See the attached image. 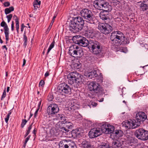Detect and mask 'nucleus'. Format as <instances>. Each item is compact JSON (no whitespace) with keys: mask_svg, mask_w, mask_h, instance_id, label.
<instances>
[{"mask_svg":"<svg viewBox=\"0 0 148 148\" xmlns=\"http://www.w3.org/2000/svg\"><path fill=\"white\" fill-rule=\"evenodd\" d=\"M5 40H6V42L5 43L6 44H7L8 43V42L9 40V33H5Z\"/></svg>","mask_w":148,"mask_h":148,"instance_id":"58836bf2","label":"nucleus"},{"mask_svg":"<svg viewBox=\"0 0 148 148\" xmlns=\"http://www.w3.org/2000/svg\"><path fill=\"white\" fill-rule=\"evenodd\" d=\"M123 144L122 142L116 140L113 141L112 145L113 148H119L121 147Z\"/></svg>","mask_w":148,"mask_h":148,"instance_id":"b1692460","label":"nucleus"},{"mask_svg":"<svg viewBox=\"0 0 148 148\" xmlns=\"http://www.w3.org/2000/svg\"><path fill=\"white\" fill-rule=\"evenodd\" d=\"M59 111V108L58 105L54 103L50 104L47 109V113L49 115V116L55 114Z\"/></svg>","mask_w":148,"mask_h":148,"instance_id":"ddd939ff","label":"nucleus"},{"mask_svg":"<svg viewBox=\"0 0 148 148\" xmlns=\"http://www.w3.org/2000/svg\"><path fill=\"white\" fill-rule=\"evenodd\" d=\"M86 76L90 79L96 77L98 75L97 72L95 70H93L91 72H88L86 73Z\"/></svg>","mask_w":148,"mask_h":148,"instance_id":"393cba45","label":"nucleus"},{"mask_svg":"<svg viewBox=\"0 0 148 148\" xmlns=\"http://www.w3.org/2000/svg\"><path fill=\"white\" fill-rule=\"evenodd\" d=\"M29 132L27 131V132H26L25 134V137H26L29 134Z\"/></svg>","mask_w":148,"mask_h":148,"instance_id":"69168bd1","label":"nucleus"},{"mask_svg":"<svg viewBox=\"0 0 148 148\" xmlns=\"http://www.w3.org/2000/svg\"><path fill=\"white\" fill-rule=\"evenodd\" d=\"M79 66L80 65L79 64H78L77 63H75L74 64L72 65H71V67L72 68L74 67V69H78Z\"/></svg>","mask_w":148,"mask_h":148,"instance_id":"79ce46f5","label":"nucleus"},{"mask_svg":"<svg viewBox=\"0 0 148 148\" xmlns=\"http://www.w3.org/2000/svg\"><path fill=\"white\" fill-rule=\"evenodd\" d=\"M107 12H101L99 14V16L103 20H106L110 19V15Z\"/></svg>","mask_w":148,"mask_h":148,"instance_id":"4be33fe9","label":"nucleus"},{"mask_svg":"<svg viewBox=\"0 0 148 148\" xmlns=\"http://www.w3.org/2000/svg\"><path fill=\"white\" fill-rule=\"evenodd\" d=\"M66 120V118L64 115L62 114H58L57 115L53 116L52 119L50 120L51 125H54L58 121H61L63 122Z\"/></svg>","mask_w":148,"mask_h":148,"instance_id":"2eb2a0df","label":"nucleus"},{"mask_svg":"<svg viewBox=\"0 0 148 148\" xmlns=\"http://www.w3.org/2000/svg\"><path fill=\"white\" fill-rule=\"evenodd\" d=\"M102 4L101 7H100V10H103L106 12H108L111 10V6L109 5L108 3L104 0V3Z\"/></svg>","mask_w":148,"mask_h":148,"instance_id":"6ab92c4d","label":"nucleus"},{"mask_svg":"<svg viewBox=\"0 0 148 148\" xmlns=\"http://www.w3.org/2000/svg\"><path fill=\"white\" fill-rule=\"evenodd\" d=\"M140 8L143 11L146 10L148 8V6L146 4L142 3L141 4Z\"/></svg>","mask_w":148,"mask_h":148,"instance_id":"72a5a7b5","label":"nucleus"},{"mask_svg":"<svg viewBox=\"0 0 148 148\" xmlns=\"http://www.w3.org/2000/svg\"><path fill=\"white\" fill-rule=\"evenodd\" d=\"M80 13L87 22L90 24L94 23L93 15L90 10L87 9H83Z\"/></svg>","mask_w":148,"mask_h":148,"instance_id":"20e7f679","label":"nucleus"},{"mask_svg":"<svg viewBox=\"0 0 148 148\" xmlns=\"http://www.w3.org/2000/svg\"><path fill=\"white\" fill-rule=\"evenodd\" d=\"M98 27L101 32L105 34L110 33L114 27L113 25L111 26L107 23H101L99 25Z\"/></svg>","mask_w":148,"mask_h":148,"instance_id":"0eeeda50","label":"nucleus"},{"mask_svg":"<svg viewBox=\"0 0 148 148\" xmlns=\"http://www.w3.org/2000/svg\"><path fill=\"white\" fill-rule=\"evenodd\" d=\"M130 140H131V141H130V143H133V141L134 140V139H133L132 138H131L130 139Z\"/></svg>","mask_w":148,"mask_h":148,"instance_id":"338daca9","label":"nucleus"},{"mask_svg":"<svg viewBox=\"0 0 148 148\" xmlns=\"http://www.w3.org/2000/svg\"><path fill=\"white\" fill-rule=\"evenodd\" d=\"M56 17V16H54L53 17L51 22V23H50L49 26V27L48 29H47L48 30H49L50 29Z\"/></svg>","mask_w":148,"mask_h":148,"instance_id":"4c0bfd02","label":"nucleus"},{"mask_svg":"<svg viewBox=\"0 0 148 148\" xmlns=\"http://www.w3.org/2000/svg\"><path fill=\"white\" fill-rule=\"evenodd\" d=\"M91 105L93 106V107H95L97 106V103L95 102H92L91 103Z\"/></svg>","mask_w":148,"mask_h":148,"instance_id":"603ef678","label":"nucleus"},{"mask_svg":"<svg viewBox=\"0 0 148 148\" xmlns=\"http://www.w3.org/2000/svg\"><path fill=\"white\" fill-rule=\"evenodd\" d=\"M82 144L84 148H94L92 143L88 141L84 140L82 142Z\"/></svg>","mask_w":148,"mask_h":148,"instance_id":"aec40b11","label":"nucleus"},{"mask_svg":"<svg viewBox=\"0 0 148 148\" xmlns=\"http://www.w3.org/2000/svg\"><path fill=\"white\" fill-rule=\"evenodd\" d=\"M80 76L79 73L76 72L74 71L70 73L67 76L69 83L71 84H72L75 82L77 79H79L80 77Z\"/></svg>","mask_w":148,"mask_h":148,"instance_id":"9b49d317","label":"nucleus"},{"mask_svg":"<svg viewBox=\"0 0 148 148\" xmlns=\"http://www.w3.org/2000/svg\"><path fill=\"white\" fill-rule=\"evenodd\" d=\"M115 134V136L118 137H121L123 134V131L120 130H116Z\"/></svg>","mask_w":148,"mask_h":148,"instance_id":"cd10ccee","label":"nucleus"},{"mask_svg":"<svg viewBox=\"0 0 148 148\" xmlns=\"http://www.w3.org/2000/svg\"><path fill=\"white\" fill-rule=\"evenodd\" d=\"M82 133L79 129H76L72 130L71 134L72 136L74 137H78L81 135Z\"/></svg>","mask_w":148,"mask_h":148,"instance_id":"a878e982","label":"nucleus"},{"mask_svg":"<svg viewBox=\"0 0 148 148\" xmlns=\"http://www.w3.org/2000/svg\"><path fill=\"white\" fill-rule=\"evenodd\" d=\"M58 92L62 95L68 94L71 92L70 87L65 83H62L59 84L58 87Z\"/></svg>","mask_w":148,"mask_h":148,"instance_id":"9d476101","label":"nucleus"},{"mask_svg":"<svg viewBox=\"0 0 148 148\" xmlns=\"http://www.w3.org/2000/svg\"><path fill=\"white\" fill-rule=\"evenodd\" d=\"M102 133L103 132L101 127V129L99 128H94L91 129L88 134L90 138H93L101 135Z\"/></svg>","mask_w":148,"mask_h":148,"instance_id":"4468645a","label":"nucleus"},{"mask_svg":"<svg viewBox=\"0 0 148 148\" xmlns=\"http://www.w3.org/2000/svg\"><path fill=\"white\" fill-rule=\"evenodd\" d=\"M135 135L138 139L145 141L148 139V131L142 128L138 129L136 130Z\"/></svg>","mask_w":148,"mask_h":148,"instance_id":"423d86ee","label":"nucleus"},{"mask_svg":"<svg viewBox=\"0 0 148 148\" xmlns=\"http://www.w3.org/2000/svg\"><path fill=\"white\" fill-rule=\"evenodd\" d=\"M27 43V41H24L23 46L25 48L26 47V46Z\"/></svg>","mask_w":148,"mask_h":148,"instance_id":"13d9d810","label":"nucleus"},{"mask_svg":"<svg viewBox=\"0 0 148 148\" xmlns=\"http://www.w3.org/2000/svg\"><path fill=\"white\" fill-rule=\"evenodd\" d=\"M63 122L64 123L63 126L64 127L63 128H64V130L66 132H68L69 131V129H72L73 124L71 123L66 121V120Z\"/></svg>","mask_w":148,"mask_h":148,"instance_id":"a211bd4d","label":"nucleus"},{"mask_svg":"<svg viewBox=\"0 0 148 148\" xmlns=\"http://www.w3.org/2000/svg\"><path fill=\"white\" fill-rule=\"evenodd\" d=\"M84 24V21L82 17H77L74 18L70 22L69 26V30L72 32L76 33L79 32L83 28L88 37H90L94 34L93 29L89 26L88 25L83 27Z\"/></svg>","mask_w":148,"mask_h":148,"instance_id":"f257e3e1","label":"nucleus"},{"mask_svg":"<svg viewBox=\"0 0 148 148\" xmlns=\"http://www.w3.org/2000/svg\"><path fill=\"white\" fill-rule=\"evenodd\" d=\"M145 47L147 49H148V45L147 44H145L144 45Z\"/></svg>","mask_w":148,"mask_h":148,"instance_id":"0e129e2a","label":"nucleus"},{"mask_svg":"<svg viewBox=\"0 0 148 148\" xmlns=\"http://www.w3.org/2000/svg\"><path fill=\"white\" fill-rule=\"evenodd\" d=\"M16 28L18 33H19V21L16 20Z\"/></svg>","mask_w":148,"mask_h":148,"instance_id":"c9c22d12","label":"nucleus"},{"mask_svg":"<svg viewBox=\"0 0 148 148\" xmlns=\"http://www.w3.org/2000/svg\"><path fill=\"white\" fill-rule=\"evenodd\" d=\"M112 48H116L118 45H125L130 43L128 38H125L123 34L119 31H114L110 36Z\"/></svg>","mask_w":148,"mask_h":148,"instance_id":"f03ea898","label":"nucleus"},{"mask_svg":"<svg viewBox=\"0 0 148 148\" xmlns=\"http://www.w3.org/2000/svg\"><path fill=\"white\" fill-rule=\"evenodd\" d=\"M36 131H37V130H36V128H35L32 132L34 134V135L35 136H36Z\"/></svg>","mask_w":148,"mask_h":148,"instance_id":"4d7b16f0","label":"nucleus"},{"mask_svg":"<svg viewBox=\"0 0 148 148\" xmlns=\"http://www.w3.org/2000/svg\"><path fill=\"white\" fill-rule=\"evenodd\" d=\"M1 26L2 27H4L5 33H9V29L8 26L4 21H3L1 23Z\"/></svg>","mask_w":148,"mask_h":148,"instance_id":"bb28decb","label":"nucleus"},{"mask_svg":"<svg viewBox=\"0 0 148 148\" xmlns=\"http://www.w3.org/2000/svg\"><path fill=\"white\" fill-rule=\"evenodd\" d=\"M14 21H12V23L11 24V30L12 31H13L14 30Z\"/></svg>","mask_w":148,"mask_h":148,"instance_id":"3c124183","label":"nucleus"},{"mask_svg":"<svg viewBox=\"0 0 148 148\" xmlns=\"http://www.w3.org/2000/svg\"><path fill=\"white\" fill-rule=\"evenodd\" d=\"M13 18H15V21H16V20H17L19 21V19L17 17V16L15 15H14L13 16Z\"/></svg>","mask_w":148,"mask_h":148,"instance_id":"6e6d98bb","label":"nucleus"},{"mask_svg":"<svg viewBox=\"0 0 148 148\" xmlns=\"http://www.w3.org/2000/svg\"><path fill=\"white\" fill-rule=\"evenodd\" d=\"M41 3V1H38V0H35L34 2L33 3V6L34 8L37 9V8H38L37 6V5H40Z\"/></svg>","mask_w":148,"mask_h":148,"instance_id":"2f4dec72","label":"nucleus"},{"mask_svg":"<svg viewBox=\"0 0 148 148\" xmlns=\"http://www.w3.org/2000/svg\"><path fill=\"white\" fill-rule=\"evenodd\" d=\"M136 118L139 125L140 123L143 122L147 119V116L144 112H139L136 114Z\"/></svg>","mask_w":148,"mask_h":148,"instance_id":"f3484780","label":"nucleus"},{"mask_svg":"<svg viewBox=\"0 0 148 148\" xmlns=\"http://www.w3.org/2000/svg\"><path fill=\"white\" fill-rule=\"evenodd\" d=\"M12 17V14H10L6 16V18L7 19H9L11 20V18Z\"/></svg>","mask_w":148,"mask_h":148,"instance_id":"8fccbe9b","label":"nucleus"},{"mask_svg":"<svg viewBox=\"0 0 148 148\" xmlns=\"http://www.w3.org/2000/svg\"><path fill=\"white\" fill-rule=\"evenodd\" d=\"M112 147H110L108 143H103L101 145L99 146L98 148H109Z\"/></svg>","mask_w":148,"mask_h":148,"instance_id":"7c9ffc66","label":"nucleus"},{"mask_svg":"<svg viewBox=\"0 0 148 148\" xmlns=\"http://www.w3.org/2000/svg\"><path fill=\"white\" fill-rule=\"evenodd\" d=\"M88 88L90 91L98 94L99 95L102 94L103 92L102 88H100L99 84L95 82L90 83L89 85Z\"/></svg>","mask_w":148,"mask_h":148,"instance_id":"6e6552de","label":"nucleus"},{"mask_svg":"<svg viewBox=\"0 0 148 148\" xmlns=\"http://www.w3.org/2000/svg\"><path fill=\"white\" fill-rule=\"evenodd\" d=\"M23 40L24 41H27V36L26 35L25 31L24 32L23 34Z\"/></svg>","mask_w":148,"mask_h":148,"instance_id":"c03bdc74","label":"nucleus"},{"mask_svg":"<svg viewBox=\"0 0 148 148\" xmlns=\"http://www.w3.org/2000/svg\"><path fill=\"white\" fill-rule=\"evenodd\" d=\"M49 75V73L47 71L45 74V77H47Z\"/></svg>","mask_w":148,"mask_h":148,"instance_id":"052dcab7","label":"nucleus"},{"mask_svg":"<svg viewBox=\"0 0 148 148\" xmlns=\"http://www.w3.org/2000/svg\"><path fill=\"white\" fill-rule=\"evenodd\" d=\"M10 88L8 86L7 87V92H8L10 90Z\"/></svg>","mask_w":148,"mask_h":148,"instance_id":"774afa93","label":"nucleus"},{"mask_svg":"<svg viewBox=\"0 0 148 148\" xmlns=\"http://www.w3.org/2000/svg\"><path fill=\"white\" fill-rule=\"evenodd\" d=\"M68 143L69 147L67 148H77L76 145L74 143L69 141Z\"/></svg>","mask_w":148,"mask_h":148,"instance_id":"c756f323","label":"nucleus"},{"mask_svg":"<svg viewBox=\"0 0 148 148\" xmlns=\"http://www.w3.org/2000/svg\"><path fill=\"white\" fill-rule=\"evenodd\" d=\"M6 95V92L5 90V89L4 90L3 92V94L1 96V100H2L5 97Z\"/></svg>","mask_w":148,"mask_h":148,"instance_id":"37998d69","label":"nucleus"},{"mask_svg":"<svg viewBox=\"0 0 148 148\" xmlns=\"http://www.w3.org/2000/svg\"><path fill=\"white\" fill-rule=\"evenodd\" d=\"M29 140V139H28V138H27L25 139V142H24V144H23V145H24V147H25L26 146V143H27V142L28 141V140Z\"/></svg>","mask_w":148,"mask_h":148,"instance_id":"5fc2aeb1","label":"nucleus"},{"mask_svg":"<svg viewBox=\"0 0 148 148\" xmlns=\"http://www.w3.org/2000/svg\"><path fill=\"white\" fill-rule=\"evenodd\" d=\"M75 39H74L75 43L83 47H88L89 40L88 41L85 37L79 36H74Z\"/></svg>","mask_w":148,"mask_h":148,"instance_id":"1a4fd4ad","label":"nucleus"},{"mask_svg":"<svg viewBox=\"0 0 148 148\" xmlns=\"http://www.w3.org/2000/svg\"><path fill=\"white\" fill-rule=\"evenodd\" d=\"M103 3H104L103 0H95L94 2V6L97 9L100 10Z\"/></svg>","mask_w":148,"mask_h":148,"instance_id":"412c9836","label":"nucleus"},{"mask_svg":"<svg viewBox=\"0 0 148 148\" xmlns=\"http://www.w3.org/2000/svg\"><path fill=\"white\" fill-rule=\"evenodd\" d=\"M26 60L25 59H23V64L22 65L23 66H25V64L26 63Z\"/></svg>","mask_w":148,"mask_h":148,"instance_id":"bf43d9fd","label":"nucleus"},{"mask_svg":"<svg viewBox=\"0 0 148 148\" xmlns=\"http://www.w3.org/2000/svg\"><path fill=\"white\" fill-rule=\"evenodd\" d=\"M69 53L72 57L77 58L81 57L83 54L82 49L76 45H73L70 47Z\"/></svg>","mask_w":148,"mask_h":148,"instance_id":"39448f33","label":"nucleus"},{"mask_svg":"<svg viewBox=\"0 0 148 148\" xmlns=\"http://www.w3.org/2000/svg\"><path fill=\"white\" fill-rule=\"evenodd\" d=\"M45 84V82L43 80H41L40 82L39 83V86L40 87V86L43 87L44 85Z\"/></svg>","mask_w":148,"mask_h":148,"instance_id":"49530a36","label":"nucleus"},{"mask_svg":"<svg viewBox=\"0 0 148 148\" xmlns=\"http://www.w3.org/2000/svg\"><path fill=\"white\" fill-rule=\"evenodd\" d=\"M104 98H101L99 100H98V101L99 102H102L103 101Z\"/></svg>","mask_w":148,"mask_h":148,"instance_id":"e2e57ef3","label":"nucleus"},{"mask_svg":"<svg viewBox=\"0 0 148 148\" xmlns=\"http://www.w3.org/2000/svg\"><path fill=\"white\" fill-rule=\"evenodd\" d=\"M10 4L9 2H5L4 3V6L6 7H8L10 5Z\"/></svg>","mask_w":148,"mask_h":148,"instance_id":"09e8293b","label":"nucleus"},{"mask_svg":"<svg viewBox=\"0 0 148 148\" xmlns=\"http://www.w3.org/2000/svg\"><path fill=\"white\" fill-rule=\"evenodd\" d=\"M11 113H12V112H11V110L8 113L6 117L5 118V122L7 123H8V121L9 119L10 115L11 114Z\"/></svg>","mask_w":148,"mask_h":148,"instance_id":"e433bc0d","label":"nucleus"},{"mask_svg":"<svg viewBox=\"0 0 148 148\" xmlns=\"http://www.w3.org/2000/svg\"><path fill=\"white\" fill-rule=\"evenodd\" d=\"M101 129L103 132L108 134L112 133L114 131V127L109 124H104L101 125Z\"/></svg>","mask_w":148,"mask_h":148,"instance_id":"dca6fc26","label":"nucleus"},{"mask_svg":"<svg viewBox=\"0 0 148 148\" xmlns=\"http://www.w3.org/2000/svg\"><path fill=\"white\" fill-rule=\"evenodd\" d=\"M14 8L13 6H11L9 8H7L5 9V12L6 15L10 13L11 12L14 10Z\"/></svg>","mask_w":148,"mask_h":148,"instance_id":"c85d7f7f","label":"nucleus"},{"mask_svg":"<svg viewBox=\"0 0 148 148\" xmlns=\"http://www.w3.org/2000/svg\"><path fill=\"white\" fill-rule=\"evenodd\" d=\"M69 141L64 140L61 141L59 144V148H68Z\"/></svg>","mask_w":148,"mask_h":148,"instance_id":"5701e85b","label":"nucleus"},{"mask_svg":"<svg viewBox=\"0 0 148 148\" xmlns=\"http://www.w3.org/2000/svg\"><path fill=\"white\" fill-rule=\"evenodd\" d=\"M123 126L128 129H134L139 126L138 123L134 119H130L129 120L125 122H123L122 123Z\"/></svg>","mask_w":148,"mask_h":148,"instance_id":"f8f14e48","label":"nucleus"},{"mask_svg":"<svg viewBox=\"0 0 148 148\" xmlns=\"http://www.w3.org/2000/svg\"><path fill=\"white\" fill-rule=\"evenodd\" d=\"M39 110V108H38L35 111L34 114V117L35 118H36L37 116L38 111Z\"/></svg>","mask_w":148,"mask_h":148,"instance_id":"864d4df0","label":"nucleus"},{"mask_svg":"<svg viewBox=\"0 0 148 148\" xmlns=\"http://www.w3.org/2000/svg\"><path fill=\"white\" fill-rule=\"evenodd\" d=\"M55 43V41L54 40H53L52 42L51 43V44L50 45L48 49V51L47 52V54L49 53V52L51 50V49L54 46Z\"/></svg>","mask_w":148,"mask_h":148,"instance_id":"f704fd0d","label":"nucleus"},{"mask_svg":"<svg viewBox=\"0 0 148 148\" xmlns=\"http://www.w3.org/2000/svg\"><path fill=\"white\" fill-rule=\"evenodd\" d=\"M27 122V121L26 119H23L22 121V122L21 124V127L23 128L24 126L26 124Z\"/></svg>","mask_w":148,"mask_h":148,"instance_id":"ea45409f","label":"nucleus"},{"mask_svg":"<svg viewBox=\"0 0 148 148\" xmlns=\"http://www.w3.org/2000/svg\"><path fill=\"white\" fill-rule=\"evenodd\" d=\"M88 48L92 50L93 54L97 55L101 52L103 47L102 44L97 41L90 40Z\"/></svg>","mask_w":148,"mask_h":148,"instance_id":"7ed1b4c3","label":"nucleus"},{"mask_svg":"<svg viewBox=\"0 0 148 148\" xmlns=\"http://www.w3.org/2000/svg\"><path fill=\"white\" fill-rule=\"evenodd\" d=\"M53 96L51 95H49L48 96V100L49 101H52L53 99Z\"/></svg>","mask_w":148,"mask_h":148,"instance_id":"a18cd8bd","label":"nucleus"},{"mask_svg":"<svg viewBox=\"0 0 148 148\" xmlns=\"http://www.w3.org/2000/svg\"><path fill=\"white\" fill-rule=\"evenodd\" d=\"M33 123H31V125L28 127V130H27V131L29 133H30V130L32 128V126L33 124Z\"/></svg>","mask_w":148,"mask_h":148,"instance_id":"de8ad7c7","label":"nucleus"},{"mask_svg":"<svg viewBox=\"0 0 148 148\" xmlns=\"http://www.w3.org/2000/svg\"><path fill=\"white\" fill-rule=\"evenodd\" d=\"M2 48L3 49H5L6 51H7L8 50L7 48L6 47V46L5 45L2 46Z\"/></svg>","mask_w":148,"mask_h":148,"instance_id":"680f3d73","label":"nucleus"},{"mask_svg":"<svg viewBox=\"0 0 148 148\" xmlns=\"http://www.w3.org/2000/svg\"><path fill=\"white\" fill-rule=\"evenodd\" d=\"M120 2L121 0H112V3H114V5H117L120 3Z\"/></svg>","mask_w":148,"mask_h":148,"instance_id":"a19ab883","label":"nucleus"},{"mask_svg":"<svg viewBox=\"0 0 148 148\" xmlns=\"http://www.w3.org/2000/svg\"><path fill=\"white\" fill-rule=\"evenodd\" d=\"M64 123L61 121V122H59L58 125V127L59 128V129L60 130V129H61V131H62L64 132V128L63 127H64L63 126Z\"/></svg>","mask_w":148,"mask_h":148,"instance_id":"473e14b6","label":"nucleus"}]
</instances>
